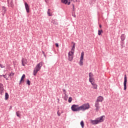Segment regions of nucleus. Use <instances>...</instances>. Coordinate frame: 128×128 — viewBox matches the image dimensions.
I'll return each instance as SVG.
<instances>
[{
	"label": "nucleus",
	"mask_w": 128,
	"mask_h": 128,
	"mask_svg": "<svg viewBox=\"0 0 128 128\" xmlns=\"http://www.w3.org/2000/svg\"><path fill=\"white\" fill-rule=\"evenodd\" d=\"M43 65L44 62H41L36 66L33 72L34 76H36V74H38V72H40V68H42V67Z\"/></svg>",
	"instance_id": "obj_1"
},
{
	"label": "nucleus",
	"mask_w": 128,
	"mask_h": 128,
	"mask_svg": "<svg viewBox=\"0 0 128 128\" xmlns=\"http://www.w3.org/2000/svg\"><path fill=\"white\" fill-rule=\"evenodd\" d=\"M104 116H101L95 120H91V124L94 125L98 124H100V122H102L104 120Z\"/></svg>",
	"instance_id": "obj_2"
},
{
	"label": "nucleus",
	"mask_w": 128,
	"mask_h": 128,
	"mask_svg": "<svg viewBox=\"0 0 128 128\" xmlns=\"http://www.w3.org/2000/svg\"><path fill=\"white\" fill-rule=\"evenodd\" d=\"M71 110L72 112H80V106L78 104H73L72 106Z\"/></svg>",
	"instance_id": "obj_3"
},
{
	"label": "nucleus",
	"mask_w": 128,
	"mask_h": 128,
	"mask_svg": "<svg viewBox=\"0 0 128 128\" xmlns=\"http://www.w3.org/2000/svg\"><path fill=\"white\" fill-rule=\"evenodd\" d=\"M90 104L86 103L83 104L81 106H80V110L84 111L86 110H88L90 108Z\"/></svg>",
	"instance_id": "obj_4"
},
{
	"label": "nucleus",
	"mask_w": 128,
	"mask_h": 128,
	"mask_svg": "<svg viewBox=\"0 0 128 128\" xmlns=\"http://www.w3.org/2000/svg\"><path fill=\"white\" fill-rule=\"evenodd\" d=\"M72 44H73V46L71 49V51L68 52V56H74V48H76V43L72 42Z\"/></svg>",
	"instance_id": "obj_5"
},
{
	"label": "nucleus",
	"mask_w": 128,
	"mask_h": 128,
	"mask_svg": "<svg viewBox=\"0 0 128 128\" xmlns=\"http://www.w3.org/2000/svg\"><path fill=\"white\" fill-rule=\"evenodd\" d=\"M84 52H82L81 53V56L80 58V60L79 62V64L80 66H84Z\"/></svg>",
	"instance_id": "obj_6"
},
{
	"label": "nucleus",
	"mask_w": 128,
	"mask_h": 128,
	"mask_svg": "<svg viewBox=\"0 0 128 128\" xmlns=\"http://www.w3.org/2000/svg\"><path fill=\"white\" fill-rule=\"evenodd\" d=\"M94 106L96 108V112H98L100 110V102L96 101Z\"/></svg>",
	"instance_id": "obj_7"
},
{
	"label": "nucleus",
	"mask_w": 128,
	"mask_h": 128,
	"mask_svg": "<svg viewBox=\"0 0 128 128\" xmlns=\"http://www.w3.org/2000/svg\"><path fill=\"white\" fill-rule=\"evenodd\" d=\"M126 82H128V80L126 79V75H125L124 82V90H126Z\"/></svg>",
	"instance_id": "obj_8"
},
{
	"label": "nucleus",
	"mask_w": 128,
	"mask_h": 128,
	"mask_svg": "<svg viewBox=\"0 0 128 128\" xmlns=\"http://www.w3.org/2000/svg\"><path fill=\"white\" fill-rule=\"evenodd\" d=\"M24 6H25V8L26 10V12H28H28H30V6H28V4L26 2L24 3Z\"/></svg>",
	"instance_id": "obj_9"
},
{
	"label": "nucleus",
	"mask_w": 128,
	"mask_h": 128,
	"mask_svg": "<svg viewBox=\"0 0 128 128\" xmlns=\"http://www.w3.org/2000/svg\"><path fill=\"white\" fill-rule=\"evenodd\" d=\"M28 64V60L26 59H24V58H22V64L23 66H24L26 64Z\"/></svg>",
	"instance_id": "obj_10"
},
{
	"label": "nucleus",
	"mask_w": 128,
	"mask_h": 128,
	"mask_svg": "<svg viewBox=\"0 0 128 128\" xmlns=\"http://www.w3.org/2000/svg\"><path fill=\"white\" fill-rule=\"evenodd\" d=\"M4 90V85L2 83H0V94H2Z\"/></svg>",
	"instance_id": "obj_11"
},
{
	"label": "nucleus",
	"mask_w": 128,
	"mask_h": 128,
	"mask_svg": "<svg viewBox=\"0 0 128 128\" xmlns=\"http://www.w3.org/2000/svg\"><path fill=\"white\" fill-rule=\"evenodd\" d=\"M102 100H104V97H102V96H99L98 97L96 102H102Z\"/></svg>",
	"instance_id": "obj_12"
},
{
	"label": "nucleus",
	"mask_w": 128,
	"mask_h": 128,
	"mask_svg": "<svg viewBox=\"0 0 128 128\" xmlns=\"http://www.w3.org/2000/svg\"><path fill=\"white\" fill-rule=\"evenodd\" d=\"M120 38H121V42H122V44H124V40H126V35H124V34H122L120 36Z\"/></svg>",
	"instance_id": "obj_13"
},
{
	"label": "nucleus",
	"mask_w": 128,
	"mask_h": 128,
	"mask_svg": "<svg viewBox=\"0 0 128 128\" xmlns=\"http://www.w3.org/2000/svg\"><path fill=\"white\" fill-rule=\"evenodd\" d=\"M91 84L93 86V88L94 90H98V85L96 83H91Z\"/></svg>",
	"instance_id": "obj_14"
},
{
	"label": "nucleus",
	"mask_w": 128,
	"mask_h": 128,
	"mask_svg": "<svg viewBox=\"0 0 128 128\" xmlns=\"http://www.w3.org/2000/svg\"><path fill=\"white\" fill-rule=\"evenodd\" d=\"M52 22L53 24H56V26H58V20H52Z\"/></svg>",
	"instance_id": "obj_15"
},
{
	"label": "nucleus",
	"mask_w": 128,
	"mask_h": 128,
	"mask_svg": "<svg viewBox=\"0 0 128 128\" xmlns=\"http://www.w3.org/2000/svg\"><path fill=\"white\" fill-rule=\"evenodd\" d=\"M26 78V74H24L22 78H21V79L20 81V84H22V80H24V78Z\"/></svg>",
	"instance_id": "obj_16"
},
{
	"label": "nucleus",
	"mask_w": 128,
	"mask_h": 128,
	"mask_svg": "<svg viewBox=\"0 0 128 128\" xmlns=\"http://www.w3.org/2000/svg\"><path fill=\"white\" fill-rule=\"evenodd\" d=\"M89 82H90L91 84H92L94 82V77L89 78Z\"/></svg>",
	"instance_id": "obj_17"
},
{
	"label": "nucleus",
	"mask_w": 128,
	"mask_h": 128,
	"mask_svg": "<svg viewBox=\"0 0 128 128\" xmlns=\"http://www.w3.org/2000/svg\"><path fill=\"white\" fill-rule=\"evenodd\" d=\"M68 60H70V62H72V60H74V56H71L70 55H68Z\"/></svg>",
	"instance_id": "obj_18"
},
{
	"label": "nucleus",
	"mask_w": 128,
	"mask_h": 128,
	"mask_svg": "<svg viewBox=\"0 0 128 128\" xmlns=\"http://www.w3.org/2000/svg\"><path fill=\"white\" fill-rule=\"evenodd\" d=\"M16 115L17 116H18V118H20V116H22V115L20 114V112L17 111L16 112Z\"/></svg>",
	"instance_id": "obj_19"
},
{
	"label": "nucleus",
	"mask_w": 128,
	"mask_h": 128,
	"mask_svg": "<svg viewBox=\"0 0 128 128\" xmlns=\"http://www.w3.org/2000/svg\"><path fill=\"white\" fill-rule=\"evenodd\" d=\"M2 10L4 12V14H6V8L4 6L2 7Z\"/></svg>",
	"instance_id": "obj_20"
},
{
	"label": "nucleus",
	"mask_w": 128,
	"mask_h": 128,
	"mask_svg": "<svg viewBox=\"0 0 128 128\" xmlns=\"http://www.w3.org/2000/svg\"><path fill=\"white\" fill-rule=\"evenodd\" d=\"M5 100H8V92H6L5 94Z\"/></svg>",
	"instance_id": "obj_21"
},
{
	"label": "nucleus",
	"mask_w": 128,
	"mask_h": 128,
	"mask_svg": "<svg viewBox=\"0 0 128 128\" xmlns=\"http://www.w3.org/2000/svg\"><path fill=\"white\" fill-rule=\"evenodd\" d=\"M103 32L102 30H98V36H102V33Z\"/></svg>",
	"instance_id": "obj_22"
},
{
	"label": "nucleus",
	"mask_w": 128,
	"mask_h": 128,
	"mask_svg": "<svg viewBox=\"0 0 128 128\" xmlns=\"http://www.w3.org/2000/svg\"><path fill=\"white\" fill-rule=\"evenodd\" d=\"M50 9H48V10L47 12V14H48V16H52V14H50Z\"/></svg>",
	"instance_id": "obj_23"
},
{
	"label": "nucleus",
	"mask_w": 128,
	"mask_h": 128,
	"mask_svg": "<svg viewBox=\"0 0 128 128\" xmlns=\"http://www.w3.org/2000/svg\"><path fill=\"white\" fill-rule=\"evenodd\" d=\"M80 126L82 128H84V121H81L80 122Z\"/></svg>",
	"instance_id": "obj_24"
},
{
	"label": "nucleus",
	"mask_w": 128,
	"mask_h": 128,
	"mask_svg": "<svg viewBox=\"0 0 128 128\" xmlns=\"http://www.w3.org/2000/svg\"><path fill=\"white\" fill-rule=\"evenodd\" d=\"M94 78V74L92 72L89 73V78Z\"/></svg>",
	"instance_id": "obj_25"
},
{
	"label": "nucleus",
	"mask_w": 128,
	"mask_h": 128,
	"mask_svg": "<svg viewBox=\"0 0 128 128\" xmlns=\"http://www.w3.org/2000/svg\"><path fill=\"white\" fill-rule=\"evenodd\" d=\"M72 97H70L68 98V102H72Z\"/></svg>",
	"instance_id": "obj_26"
},
{
	"label": "nucleus",
	"mask_w": 128,
	"mask_h": 128,
	"mask_svg": "<svg viewBox=\"0 0 128 128\" xmlns=\"http://www.w3.org/2000/svg\"><path fill=\"white\" fill-rule=\"evenodd\" d=\"M72 11L75 12L76 8H74V4H72Z\"/></svg>",
	"instance_id": "obj_27"
},
{
	"label": "nucleus",
	"mask_w": 128,
	"mask_h": 128,
	"mask_svg": "<svg viewBox=\"0 0 128 128\" xmlns=\"http://www.w3.org/2000/svg\"><path fill=\"white\" fill-rule=\"evenodd\" d=\"M27 84L28 86H30V81L28 80H27Z\"/></svg>",
	"instance_id": "obj_28"
},
{
	"label": "nucleus",
	"mask_w": 128,
	"mask_h": 128,
	"mask_svg": "<svg viewBox=\"0 0 128 128\" xmlns=\"http://www.w3.org/2000/svg\"><path fill=\"white\" fill-rule=\"evenodd\" d=\"M0 68H6V66H4L2 64H0Z\"/></svg>",
	"instance_id": "obj_29"
},
{
	"label": "nucleus",
	"mask_w": 128,
	"mask_h": 128,
	"mask_svg": "<svg viewBox=\"0 0 128 128\" xmlns=\"http://www.w3.org/2000/svg\"><path fill=\"white\" fill-rule=\"evenodd\" d=\"M10 6H11V8H12V6H13V4H14V3H13V2H12V0H11V1H10Z\"/></svg>",
	"instance_id": "obj_30"
},
{
	"label": "nucleus",
	"mask_w": 128,
	"mask_h": 128,
	"mask_svg": "<svg viewBox=\"0 0 128 128\" xmlns=\"http://www.w3.org/2000/svg\"><path fill=\"white\" fill-rule=\"evenodd\" d=\"M63 92H64L65 96L66 94V90L63 89Z\"/></svg>",
	"instance_id": "obj_31"
},
{
	"label": "nucleus",
	"mask_w": 128,
	"mask_h": 128,
	"mask_svg": "<svg viewBox=\"0 0 128 128\" xmlns=\"http://www.w3.org/2000/svg\"><path fill=\"white\" fill-rule=\"evenodd\" d=\"M14 73L12 72L10 74V76H14Z\"/></svg>",
	"instance_id": "obj_32"
},
{
	"label": "nucleus",
	"mask_w": 128,
	"mask_h": 128,
	"mask_svg": "<svg viewBox=\"0 0 128 128\" xmlns=\"http://www.w3.org/2000/svg\"><path fill=\"white\" fill-rule=\"evenodd\" d=\"M58 116H60V113L58 112V111L57 112Z\"/></svg>",
	"instance_id": "obj_33"
},
{
	"label": "nucleus",
	"mask_w": 128,
	"mask_h": 128,
	"mask_svg": "<svg viewBox=\"0 0 128 128\" xmlns=\"http://www.w3.org/2000/svg\"><path fill=\"white\" fill-rule=\"evenodd\" d=\"M56 48H58V44L56 43Z\"/></svg>",
	"instance_id": "obj_34"
},
{
	"label": "nucleus",
	"mask_w": 128,
	"mask_h": 128,
	"mask_svg": "<svg viewBox=\"0 0 128 128\" xmlns=\"http://www.w3.org/2000/svg\"><path fill=\"white\" fill-rule=\"evenodd\" d=\"M2 76H4V78H6V75H2Z\"/></svg>",
	"instance_id": "obj_35"
},
{
	"label": "nucleus",
	"mask_w": 128,
	"mask_h": 128,
	"mask_svg": "<svg viewBox=\"0 0 128 128\" xmlns=\"http://www.w3.org/2000/svg\"><path fill=\"white\" fill-rule=\"evenodd\" d=\"M99 27H100V28H102V25H101V24H100V25H99Z\"/></svg>",
	"instance_id": "obj_36"
},
{
	"label": "nucleus",
	"mask_w": 128,
	"mask_h": 128,
	"mask_svg": "<svg viewBox=\"0 0 128 128\" xmlns=\"http://www.w3.org/2000/svg\"><path fill=\"white\" fill-rule=\"evenodd\" d=\"M7 2H8H8H10V0H7Z\"/></svg>",
	"instance_id": "obj_37"
},
{
	"label": "nucleus",
	"mask_w": 128,
	"mask_h": 128,
	"mask_svg": "<svg viewBox=\"0 0 128 128\" xmlns=\"http://www.w3.org/2000/svg\"><path fill=\"white\" fill-rule=\"evenodd\" d=\"M73 16H74V18H76V14H74Z\"/></svg>",
	"instance_id": "obj_38"
},
{
	"label": "nucleus",
	"mask_w": 128,
	"mask_h": 128,
	"mask_svg": "<svg viewBox=\"0 0 128 128\" xmlns=\"http://www.w3.org/2000/svg\"><path fill=\"white\" fill-rule=\"evenodd\" d=\"M12 106H10V110H12Z\"/></svg>",
	"instance_id": "obj_39"
},
{
	"label": "nucleus",
	"mask_w": 128,
	"mask_h": 128,
	"mask_svg": "<svg viewBox=\"0 0 128 128\" xmlns=\"http://www.w3.org/2000/svg\"><path fill=\"white\" fill-rule=\"evenodd\" d=\"M2 75H0V78H2Z\"/></svg>",
	"instance_id": "obj_40"
},
{
	"label": "nucleus",
	"mask_w": 128,
	"mask_h": 128,
	"mask_svg": "<svg viewBox=\"0 0 128 128\" xmlns=\"http://www.w3.org/2000/svg\"><path fill=\"white\" fill-rule=\"evenodd\" d=\"M42 53H43V54H44V52H42Z\"/></svg>",
	"instance_id": "obj_41"
},
{
	"label": "nucleus",
	"mask_w": 128,
	"mask_h": 128,
	"mask_svg": "<svg viewBox=\"0 0 128 128\" xmlns=\"http://www.w3.org/2000/svg\"><path fill=\"white\" fill-rule=\"evenodd\" d=\"M6 78V80H8V78Z\"/></svg>",
	"instance_id": "obj_42"
},
{
	"label": "nucleus",
	"mask_w": 128,
	"mask_h": 128,
	"mask_svg": "<svg viewBox=\"0 0 128 128\" xmlns=\"http://www.w3.org/2000/svg\"><path fill=\"white\" fill-rule=\"evenodd\" d=\"M13 64H14V62H13Z\"/></svg>",
	"instance_id": "obj_43"
},
{
	"label": "nucleus",
	"mask_w": 128,
	"mask_h": 128,
	"mask_svg": "<svg viewBox=\"0 0 128 128\" xmlns=\"http://www.w3.org/2000/svg\"><path fill=\"white\" fill-rule=\"evenodd\" d=\"M45 2H46V0H45Z\"/></svg>",
	"instance_id": "obj_44"
},
{
	"label": "nucleus",
	"mask_w": 128,
	"mask_h": 128,
	"mask_svg": "<svg viewBox=\"0 0 128 128\" xmlns=\"http://www.w3.org/2000/svg\"><path fill=\"white\" fill-rule=\"evenodd\" d=\"M76 2H77V0H76Z\"/></svg>",
	"instance_id": "obj_45"
}]
</instances>
